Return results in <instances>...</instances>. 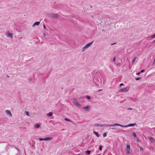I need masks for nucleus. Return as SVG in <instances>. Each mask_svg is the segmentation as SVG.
Listing matches in <instances>:
<instances>
[{
    "instance_id": "f257e3e1",
    "label": "nucleus",
    "mask_w": 155,
    "mask_h": 155,
    "mask_svg": "<svg viewBox=\"0 0 155 155\" xmlns=\"http://www.w3.org/2000/svg\"><path fill=\"white\" fill-rule=\"evenodd\" d=\"M93 42V41L89 43L86 45L83 48H82V51H84L86 49H87L88 48L90 47L91 45H92V43Z\"/></svg>"
},
{
    "instance_id": "f03ea898",
    "label": "nucleus",
    "mask_w": 155,
    "mask_h": 155,
    "mask_svg": "<svg viewBox=\"0 0 155 155\" xmlns=\"http://www.w3.org/2000/svg\"><path fill=\"white\" fill-rule=\"evenodd\" d=\"M49 17L53 18H57L59 17V16L56 14H49Z\"/></svg>"
},
{
    "instance_id": "7ed1b4c3",
    "label": "nucleus",
    "mask_w": 155,
    "mask_h": 155,
    "mask_svg": "<svg viewBox=\"0 0 155 155\" xmlns=\"http://www.w3.org/2000/svg\"><path fill=\"white\" fill-rule=\"evenodd\" d=\"M73 103L77 106H80L81 105L79 103H78L76 99H74L73 100Z\"/></svg>"
},
{
    "instance_id": "20e7f679",
    "label": "nucleus",
    "mask_w": 155,
    "mask_h": 155,
    "mask_svg": "<svg viewBox=\"0 0 155 155\" xmlns=\"http://www.w3.org/2000/svg\"><path fill=\"white\" fill-rule=\"evenodd\" d=\"M129 89V87H127L125 88L121 89L120 90V91H123L124 92H127L128 91Z\"/></svg>"
},
{
    "instance_id": "39448f33",
    "label": "nucleus",
    "mask_w": 155,
    "mask_h": 155,
    "mask_svg": "<svg viewBox=\"0 0 155 155\" xmlns=\"http://www.w3.org/2000/svg\"><path fill=\"white\" fill-rule=\"evenodd\" d=\"M12 33H10L9 32H7L6 34V35L7 37H10L11 38H12Z\"/></svg>"
},
{
    "instance_id": "423d86ee",
    "label": "nucleus",
    "mask_w": 155,
    "mask_h": 155,
    "mask_svg": "<svg viewBox=\"0 0 155 155\" xmlns=\"http://www.w3.org/2000/svg\"><path fill=\"white\" fill-rule=\"evenodd\" d=\"M82 108L84 109L86 111H88L90 110V107L89 106H87L83 107Z\"/></svg>"
},
{
    "instance_id": "0eeeda50",
    "label": "nucleus",
    "mask_w": 155,
    "mask_h": 155,
    "mask_svg": "<svg viewBox=\"0 0 155 155\" xmlns=\"http://www.w3.org/2000/svg\"><path fill=\"white\" fill-rule=\"evenodd\" d=\"M5 112L7 115L10 116H12L11 112L9 110H6L5 111Z\"/></svg>"
},
{
    "instance_id": "6e6552de",
    "label": "nucleus",
    "mask_w": 155,
    "mask_h": 155,
    "mask_svg": "<svg viewBox=\"0 0 155 155\" xmlns=\"http://www.w3.org/2000/svg\"><path fill=\"white\" fill-rule=\"evenodd\" d=\"M40 24V22L37 21L34 23L32 25L33 27H34L35 25H39Z\"/></svg>"
},
{
    "instance_id": "1a4fd4ad",
    "label": "nucleus",
    "mask_w": 155,
    "mask_h": 155,
    "mask_svg": "<svg viewBox=\"0 0 155 155\" xmlns=\"http://www.w3.org/2000/svg\"><path fill=\"white\" fill-rule=\"evenodd\" d=\"M53 139V138L52 137H47V138H44V140L48 141L51 140Z\"/></svg>"
},
{
    "instance_id": "9d476101",
    "label": "nucleus",
    "mask_w": 155,
    "mask_h": 155,
    "mask_svg": "<svg viewBox=\"0 0 155 155\" xmlns=\"http://www.w3.org/2000/svg\"><path fill=\"white\" fill-rule=\"evenodd\" d=\"M149 138L150 140V141L152 142H154L155 141L154 139L152 137H149Z\"/></svg>"
},
{
    "instance_id": "9b49d317",
    "label": "nucleus",
    "mask_w": 155,
    "mask_h": 155,
    "mask_svg": "<svg viewBox=\"0 0 155 155\" xmlns=\"http://www.w3.org/2000/svg\"><path fill=\"white\" fill-rule=\"evenodd\" d=\"M24 115H26L27 116H28L29 115V113L28 111H24Z\"/></svg>"
},
{
    "instance_id": "f8f14e48",
    "label": "nucleus",
    "mask_w": 155,
    "mask_h": 155,
    "mask_svg": "<svg viewBox=\"0 0 155 155\" xmlns=\"http://www.w3.org/2000/svg\"><path fill=\"white\" fill-rule=\"evenodd\" d=\"M136 125V123L130 124L128 125V127H133L134 126Z\"/></svg>"
},
{
    "instance_id": "ddd939ff",
    "label": "nucleus",
    "mask_w": 155,
    "mask_h": 155,
    "mask_svg": "<svg viewBox=\"0 0 155 155\" xmlns=\"http://www.w3.org/2000/svg\"><path fill=\"white\" fill-rule=\"evenodd\" d=\"M53 114V112H50L48 113H47L46 114L47 115V116H51Z\"/></svg>"
},
{
    "instance_id": "4468645a",
    "label": "nucleus",
    "mask_w": 155,
    "mask_h": 155,
    "mask_svg": "<svg viewBox=\"0 0 155 155\" xmlns=\"http://www.w3.org/2000/svg\"><path fill=\"white\" fill-rule=\"evenodd\" d=\"M93 133L95 134L97 137H99L100 136V135L98 134V132H97L95 131H93Z\"/></svg>"
},
{
    "instance_id": "2eb2a0df",
    "label": "nucleus",
    "mask_w": 155,
    "mask_h": 155,
    "mask_svg": "<svg viewBox=\"0 0 155 155\" xmlns=\"http://www.w3.org/2000/svg\"><path fill=\"white\" fill-rule=\"evenodd\" d=\"M40 127V125L39 124H35L34 126V127L36 128H39Z\"/></svg>"
},
{
    "instance_id": "dca6fc26",
    "label": "nucleus",
    "mask_w": 155,
    "mask_h": 155,
    "mask_svg": "<svg viewBox=\"0 0 155 155\" xmlns=\"http://www.w3.org/2000/svg\"><path fill=\"white\" fill-rule=\"evenodd\" d=\"M110 125H108L106 124H102L100 125L101 127H105V126H109V127Z\"/></svg>"
},
{
    "instance_id": "f3484780",
    "label": "nucleus",
    "mask_w": 155,
    "mask_h": 155,
    "mask_svg": "<svg viewBox=\"0 0 155 155\" xmlns=\"http://www.w3.org/2000/svg\"><path fill=\"white\" fill-rule=\"evenodd\" d=\"M137 58V57H135L133 59V60H132V64H134V63L136 60V59Z\"/></svg>"
},
{
    "instance_id": "a211bd4d",
    "label": "nucleus",
    "mask_w": 155,
    "mask_h": 155,
    "mask_svg": "<svg viewBox=\"0 0 155 155\" xmlns=\"http://www.w3.org/2000/svg\"><path fill=\"white\" fill-rule=\"evenodd\" d=\"M91 151L89 150H86V153L88 155L90 154L91 153Z\"/></svg>"
},
{
    "instance_id": "6ab92c4d",
    "label": "nucleus",
    "mask_w": 155,
    "mask_h": 155,
    "mask_svg": "<svg viewBox=\"0 0 155 155\" xmlns=\"http://www.w3.org/2000/svg\"><path fill=\"white\" fill-rule=\"evenodd\" d=\"M126 152L127 154H130V149H126Z\"/></svg>"
},
{
    "instance_id": "aec40b11",
    "label": "nucleus",
    "mask_w": 155,
    "mask_h": 155,
    "mask_svg": "<svg viewBox=\"0 0 155 155\" xmlns=\"http://www.w3.org/2000/svg\"><path fill=\"white\" fill-rule=\"evenodd\" d=\"M116 123L112 124H110V125H109V127H114L115 126H116Z\"/></svg>"
},
{
    "instance_id": "412c9836",
    "label": "nucleus",
    "mask_w": 155,
    "mask_h": 155,
    "mask_svg": "<svg viewBox=\"0 0 155 155\" xmlns=\"http://www.w3.org/2000/svg\"><path fill=\"white\" fill-rule=\"evenodd\" d=\"M102 146H101V145H100L99 147V149L100 150H102Z\"/></svg>"
},
{
    "instance_id": "4be33fe9",
    "label": "nucleus",
    "mask_w": 155,
    "mask_h": 155,
    "mask_svg": "<svg viewBox=\"0 0 155 155\" xmlns=\"http://www.w3.org/2000/svg\"><path fill=\"white\" fill-rule=\"evenodd\" d=\"M94 125L96 126H100V125L101 124H99L98 123H95L94 124Z\"/></svg>"
},
{
    "instance_id": "5701e85b",
    "label": "nucleus",
    "mask_w": 155,
    "mask_h": 155,
    "mask_svg": "<svg viewBox=\"0 0 155 155\" xmlns=\"http://www.w3.org/2000/svg\"><path fill=\"white\" fill-rule=\"evenodd\" d=\"M132 136L134 137H137V135L135 133H133L132 134Z\"/></svg>"
},
{
    "instance_id": "b1692460",
    "label": "nucleus",
    "mask_w": 155,
    "mask_h": 155,
    "mask_svg": "<svg viewBox=\"0 0 155 155\" xmlns=\"http://www.w3.org/2000/svg\"><path fill=\"white\" fill-rule=\"evenodd\" d=\"M130 149V146L129 145H127L126 147V149Z\"/></svg>"
},
{
    "instance_id": "393cba45",
    "label": "nucleus",
    "mask_w": 155,
    "mask_h": 155,
    "mask_svg": "<svg viewBox=\"0 0 155 155\" xmlns=\"http://www.w3.org/2000/svg\"><path fill=\"white\" fill-rule=\"evenodd\" d=\"M155 38V33L151 37V38L152 39H153Z\"/></svg>"
},
{
    "instance_id": "a878e982",
    "label": "nucleus",
    "mask_w": 155,
    "mask_h": 155,
    "mask_svg": "<svg viewBox=\"0 0 155 155\" xmlns=\"http://www.w3.org/2000/svg\"><path fill=\"white\" fill-rule=\"evenodd\" d=\"M107 136V134H106V133H104L103 134V137H105L106 136Z\"/></svg>"
},
{
    "instance_id": "bb28decb",
    "label": "nucleus",
    "mask_w": 155,
    "mask_h": 155,
    "mask_svg": "<svg viewBox=\"0 0 155 155\" xmlns=\"http://www.w3.org/2000/svg\"><path fill=\"white\" fill-rule=\"evenodd\" d=\"M38 140L39 141H42V140H44V139H43V138H39L38 139Z\"/></svg>"
},
{
    "instance_id": "cd10ccee",
    "label": "nucleus",
    "mask_w": 155,
    "mask_h": 155,
    "mask_svg": "<svg viewBox=\"0 0 155 155\" xmlns=\"http://www.w3.org/2000/svg\"><path fill=\"white\" fill-rule=\"evenodd\" d=\"M86 98L88 100H90L91 98L89 96H87Z\"/></svg>"
},
{
    "instance_id": "c85d7f7f",
    "label": "nucleus",
    "mask_w": 155,
    "mask_h": 155,
    "mask_svg": "<svg viewBox=\"0 0 155 155\" xmlns=\"http://www.w3.org/2000/svg\"><path fill=\"white\" fill-rule=\"evenodd\" d=\"M120 126L122 127H128V125H125V126H123V125H121Z\"/></svg>"
},
{
    "instance_id": "c756f323",
    "label": "nucleus",
    "mask_w": 155,
    "mask_h": 155,
    "mask_svg": "<svg viewBox=\"0 0 155 155\" xmlns=\"http://www.w3.org/2000/svg\"><path fill=\"white\" fill-rule=\"evenodd\" d=\"M64 120L67 121H70V120L67 118H65Z\"/></svg>"
},
{
    "instance_id": "7c9ffc66",
    "label": "nucleus",
    "mask_w": 155,
    "mask_h": 155,
    "mask_svg": "<svg viewBox=\"0 0 155 155\" xmlns=\"http://www.w3.org/2000/svg\"><path fill=\"white\" fill-rule=\"evenodd\" d=\"M140 149L141 151L143 150V149L141 147H140Z\"/></svg>"
},
{
    "instance_id": "2f4dec72",
    "label": "nucleus",
    "mask_w": 155,
    "mask_h": 155,
    "mask_svg": "<svg viewBox=\"0 0 155 155\" xmlns=\"http://www.w3.org/2000/svg\"><path fill=\"white\" fill-rule=\"evenodd\" d=\"M116 60V57H114V58H113V62H114Z\"/></svg>"
},
{
    "instance_id": "473e14b6",
    "label": "nucleus",
    "mask_w": 155,
    "mask_h": 155,
    "mask_svg": "<svg viewBox=\"0 0 155 155\" xmlns=\"http://www.w3.org/2000/svg\"><path fill=\"white\" fill-rule=\"evenodd\" d=\"M43 28L44 29H45L46 28V27L45 25V24H44L43 25Z\"/></svg>"
},
{
    "instance_id": "72a5a7b5",
    "label": "nucleus",
    "mask_w": 155,
    "mask_h": 155,
    "mask_svg": "<svg viewBox=\"0 0 155 155\" xmlns=\"http://www.w3.org/2000/svg\"><path fill=\"white\" fill-rule=\"evenodd\" d=\"M145 71V70H141L140 71V73L143 72Z\"/></svg>"
},
{
    "instance_id": "f704fd0d",
    "label": "nucleus",
    "mask_w": 155,
    "mask_h": 155,
    "mask_svg": "<svg viewBox=\"0 0 155 155\" xmlns=\"http://www.w3.org/2000/svg\"><path fill=\"white\" fill-rule=\"evenodd\" d=\"M140 78H136V80H139V79H140Z\"/></svg>"
},
{
    "instance_id": "c9c22d12",
    "label": "nucleus",
    "mask_w": 155,
    "mask_h": 155,
    "mask_svg": "<svg viewBox=\"0 0 155 155\" xmlns=\"http://www.w3.org/2000/svg\"><path fill=\"white\" fill-rule=\"evenodd\" d=\"M116 126H121V125L120 124H116Z\"/></svg>"
},
{
    "instance_id": "e433bc0d",
    "label": "nucleus",
    "mask_w": 155,
    "mask_h": 155,
    "mask_svg": "<svg viewBox=\"0 0 155 155\" xmlns=\"http://www.w3.org/2000/svg\"><path fill=\"white\" fill-rule=\"evenodd\" d=\"M140 74V72H139L138 73H137L136 74V75H139Z\"/></svg>"
},
{
    "instance_id": "4c0bfd02",
    "label": "nucleus",
    "mask_w": 155,
    "mask_h": 155,
    "mask_svg": "<svg viewBox=\"0 0 155 155\" xmlns=\"http://www.w3.org/2000/svg\"><path fill=\"white\" fill-rule=\"evenodd\" d=\"M132 108H129L127 109V110H132Z\"/></svg>"
},
{
    "instance_id": "58836bf2",
    "label": "nucleus",
    "mask_w": 155,
    "mask_h": 155,
    "mask_svg": "<svg viewBox=\"0 0 155 155\" xmlns=\"http://www.w3.org/2000/svg\"><path fill=\"white\" fill-rule=\"evenodd\" d=\"M123 85V83H121L120 84V87H121V86H122Z\"/></svg>"
},
{
    "instance_id": "ea45409f",
    "label": "nucleus",
    "mask_w": 155,
    "mask_h": 155,
    "mask_svg": "<svg viewBox=\"0 0 155 155\" xmlns=\"http://www.w3.org/2000/svg\"><path fill=\"white\" fill-rule=\"evenodd\" d=\"M137 141H140V139L138 138L137 139Z\"/></svg>"
},
{
    "instance_id": "a19ab883",
    "label": "nucleus",
    "mask_w": 155,
    "mask_h": 155,
    "mask_svg": "<svg viewBox=\"0 0 155 155\" xmlns=\"http://www.w3.org/2000/svg\"><path fill=\"white\" fill-rule=\"evenodd\" d=\"M120 63H118L117 64V65L119 66L120 65Z\"/></svg>"
},
{
    "instance_id": "79ce46f5",
    "label": "nucleus",
    "mask_w": 155,
    "mask_h": 155,
    "mask_svg": "<svg viewBox=\"0 0 155 155\" xmlns=\"http://www.w3.org/2000/svg\"><path fill=\"white\" fill-rule=\"evenodd\" d=\"M70 17H72V18L74 17V16H73V15H71V16H70Z\"/></svg>"
},
{
    "instance_id": "37998d69",
    "label": "nucleus",
    "mask_w": 155,
    "mask_h": 155,
    "mask_svg": "<svg viewBox=\"0 0 155 155\" xmlns=\"http://www.w3.org/2000/svg\"><path fill=\"white\" fill-rule=\"evenodd\" d=\"M153 43H155V39L153 41Z\"/></svg>"
},
{
    "instance_id": "c03bdc74",
    "label": "nucleus",
    "mask_w": 155,
    "mask_h": 155,
    "mask_svg": "<svg viewBox=\"0 0 155 155\" xmlns=\"http://www.w3.org/2000/svg\"><path fill=\"white\" fill-rule=\"evenodd\" d=\"M153 63V64H155V58L154 59Z\"/></svg>"
},
{
    "instance_id": "a18cd8bd",
    "label": "nucleus",
    "mask_w": 155,
    "mask_h": 155,
    "mask_svg": "<svg viewBox=\"0 0 155 155\" xmlns=\"http://www.w3.org/2000/svg\"><path fill=\"white\" fill-rule=\"evenodd\" d=\"M15 149L19 152V150L18 148H15Z\"/></svg>"
},
{
    "instance_id": "49530a36",
    "label": "nucleus",
    "mask_w": 155,
    "mask_h": 155,
    "mask_svg": "<svg viewBox=\"0 0 155 155\" xmlns=\"http://www.w3.org/2000/svg\"><path fill=\"white\" fill-rule=\"evenodd\" d=\"M112 129H116V128H111Z\"/></svg>"
},
{
    "instance_id": "de8ad7c7",
    "label": "nucleus",
    "mask_w": 155,
    "mask_h": 155,
    "mask_svg": "<svg viewBox=\"0 0 155 155\" xmlns=\"http://www.w3.org/2000/svg\"><path fill=\"white\" fill-rule=\"evenodd\" d=\"M101 90H102L101 89H100V90H99L98 91H101Z\"/></svg>"
},
{
    "instance_id": "09e8293b",
    "label": "nucleus",
    "mask_w": 155,
    "mask_h": 155,
    "mask_svg": "<svg viewBox=\"0 0 155 155\" xmlns=\"http://www.w3.org/2000/svg\"><path fill=\"white\" fill-rule=\"evenodd\" d=\"M44 35H45V36H46V35H46V34L45 33H44Z\"/></svg>"
},
{
    "instance_id": "8fccbe9b",
    "label": "nucleus",
    "mask_w": 155,
    "mask_h": 155,
    "mask_svg": "<svg viewBox=\"0 0 155 155\" xmlns=\"http://www.w3.org/2000/svg\"><path fill=\"white\" fill-rule=\"evenodd\" d=\"M80 98H82V97H81Z\"/></svg>"
},
{
    "instance_id": "3c124183",
    "label": "nucleus",
    "mask_w": 155,
    "mask_h": 155,
    "mask_svg": "<svg viewBox=\"0 0 155 155\" xmlns=\"http://www.w3.org/2000/svg\"><path fill=\"white\" fill-rule=\"evenodd\" d=\"M97 155H100V154H98Z\"/></svg>"
},
{
    "instance_id": "603ef678",
    "label": "nucleus",
    "mask_w": 155,
    "mask_h": 155,
    "mask_svg": "<svg viewBox=\"0 0 155 155\" xmlns=\"http://www.w3.org/2000/svg\"><path fill=\"white\" fill-rule=\"evenodd\" d=\"M22 38V37L20 38V39Z\"/></svg>"
}]
</instances>
